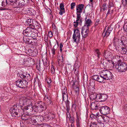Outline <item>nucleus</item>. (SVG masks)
<instances>
[{
    "mask_svg": "<svg viewBox=\"0 0 127 127\" xmlns=\"http://www.w3.org/2000/svg\"><path fill=\"white\" fill-rule=\"evenodd\" d=\"M32 102L30 99L22 97L20 99L19 104H16L12 107L9 111L12 116L19 117L22 116V118L25 116L23 112L25 110L28 113L33 111Z\"/></svg>",
    "mask_w": 127,
    "mask_h": 127,
    "instance_id": "obj_1",
    "label": "nucleus"
},
{
    "mask_svg": "<svg viewBox=\"0 0 127 127\" xmlns=\"http://www.w3.org/2000/svg\"><path fill=\"white\" fill-rule=\"evenodd\" d=\"M99 75L101 77L103 81L104 80L111 79L113 77L112 73L106 70H103L100 71Z\"/></svg>",
    "mask_w": 127,
    "mask_h": 127,
    "instance_id": "obj_2",
    "label": "nucleus"
},
{
    "mask_svg": "<svg viewBox=\"0 0 127 127\" xmlns=\"http://www.w3.org/2000/svg\"><path fill=\"white\" fill-rule=\"evenodd\" d=\"M120 72H125L127 69V64L126 63L122 62L115 64V67Z\"/></svg>",
    "mask_w": 127,
    "mask_h": 127,
    "instance_id": "obj_3",
    "label": "nucleus"
},
{
    "mask_svg": "<svg viewBox=\"0 0 127 127\" xmlns=\"http://www.w3.org/2000/svg\"><path fill=\"white\" fill-rule=\"evenodd\" d=\"M28 84V81L25 80H21L19 79L16 82V85L19 87L23 89H24L26 87Z\"/></svg>",
    "mask_w": 127,
    "mask_h": 127,
    "instance_id": "obj_4",
    "label": "nucleus"
},
{
    "mask_svg": "<svg viewBox=\"0 0 127 127\" xmlns=\"http://www.w3.org/2000/svg\"><path fill=\"white\" fill-rule=\"evenodd\" d=\"M72 39L74 42L78 43L80 40V34L78 29L74 30L73 35Z\"/></svg>",
    "mask_w": 127,
    "mask_h": 127,
    "instance_id": "obj_5",
    "label": "nucleus"
},
{
    "mask_svg": "<svg viewBox=\"0 0 127 127\" xmlns=\"http://www.w3.org/2000/svg\"><path fill=\"white\" fill-rule=\"evenodd\" d=\"M26 120H27L29 123L30 124H32L35 126L38 125V120L35 116H29L27 118L24 119Z\"/></svg>",
    "mask_w": 127,
    "mask_h": 127,
    "instance_id": "obj_6",
    "label": "nucleus"
},
{
    "mask_svg": "<svg viewBox=\"0 0 127 127\" xmlns=\"http://www.w3.org/2000/svg\"><path fill=\"white\" fill-rule=\"evenodd\" d=\"M113 29L111 26L106 27L105 28L104 31L102 33V35L104 37H107L110 34Z\"/></svg>",
    "mask_w": 127,
    "mask_h": 127,
    "instance_id": "obj_7",
    "label": "nucleus"
},
{
    "mask_svg": "<svg viewBox=\"0 0 127 127\" xmlns=\"http://www.w3.org/2000/svg\"><path fill=\"white\" fill-rule=\"evenodd\" d=\"M103 65L105 67H113L114 68L115 67V64H114V62H113L111 60H108L107 59H106L104 61L103 63Z\"/></svg>",
    "mask_w": 127,
    "mask_h": 127,
    "instance_id": "obj_8",
    "label": "nucleus"
},
{
    "mask_svg": "<svg viewBox=\"0 0 127 127\" xmlns=\"http://www.w3.org/2000/svg\"><path fill=\"white\" fill-rule=\"evenodd\" d=\"M99 111L101 114L103 115H107L110 113V109L108 106H104L101 107Z\"/></svg>",
    "mask_w": 127,
    "mask_h": 127,
    "instance_id": "obj_9",
    "label": "nucleus"
},
{
    "mask_svg": "<svg viewBox=\"0 0 127 127\" xmlns=\"http://www.w3.org/2000/svg\"><path fill=\"white\" fill-rule=\"evenodd\" d=\"M32 31L29 27H27L25 30L23 31V34L26 36L30 37L32 35Z\"/></svg>",
    "mask_w": 127,
    "mask_h": 127,
    "instance_id": "obj_10",
    "label": "nucleus"
},
{
    "mask_svg": "<svg viewBox=\"0 0 127 127\" xmlns=\"http://www.w3.org/2000/svg\"><path fill=\"white\" fill-rule=\"evenodd\" d=\"M84 6L83 4H79L76 6L77 16H78V15L79 17H81L80 13L82 12V10Z\"/></svg>",
    "mask_w": 127,
    "mask_h": 127,
    "instance_id": "obj_11",
    "label": "nucleus"
},
{
    "mask_svg": "<svg viewBox=\"0 0 127 127\" xmlns=\"http://www.w3.org/2000/svg\"><path fill=\"white\" fill-rule=\"evenodd\" d=\"M97 121L99 124L98 125V126L99 127H103L104 126V124L103 123H102L103 122V116L100 115L98 116L97 117Z\"/></svg>",
    "mask_w": 127,
    "mask_h": 127,
    "instance_id": "obj_12",
    "label": "nucleus"
},
{
    "mask_svg": "<svg viewBox=\"0 0 127 127\" xmlns=\"http://www.w3.org/2000/svg\"><path fill=\"white\" fill-rule=\"evenodd\" d=\"M89 32V28H84V27L82 28V29L81 34L83 37L84 38L86 37Z\"/></svg>",
    "mask_w": 127,
    "mask_h": 127,
    "instance_id": "obj_13",
    "label": "nucleus"
},
{
    "mask_svg": "<svg viewBox=\"0 0 127 127\" xmlns=\"http://www.w3.org/2000/svg\"><path fill=\"white\" fill-rule=\"evenodd\" d=\"M120 44L121 45H126L127 46V38L123 36L121 37Z\"/></svg>",
    "mask_w": 127,
    "mask_h": 127,
    "instance_id": "obj_14",
    "label": "nucleus"
},
{
    "mask_svg": "<svg viewBox=\"0 0 127 127\" xmlns=\"http://www.w3.org/2000/svg\"><path fill=\"white\" fill-rule=\"evenodd\" d=\"M31 29L37 30L38 29L40 28V24L37 22L34 21L32 25H30L29 27Z\"/></svg>",
    "mask_w": 127,
    "mask_h": 127,
    "instance_id": "obj_15",
    "label": "nucleus"
},
{
    "mask_svg": "<svg viewBox=\"0 0 127 127\" xmlns=\"http://www.w3.org/2000/svg\"><path fill=\"white\" fill-rule=\"evenodd\" d=\"M19 76L22 78L27 79V80L28 81V80L30 77V74L27 73H24L23 74H19Z\"/></svg>",
    "mask_w": 127,
    "mask_h": 127,
    "instance_id": "obj_16",
    "label": "nucleus"
},
{
    "mask_svg": "<svg viewBox=\"0 0 127 127\" xmlns=\"http://www.w3.org/2000/svg\"><path fill=\"white\" fill-rule=\"evenodd\" d=\"M87 17H86L85 19V25L84 27V28H89V27L90 26L92 22L91 20L90 19H87L86 20Z\"/></svg>",
    "mask_w": 127,
    "mask_h": 127,
    "instance_id": "obj_17",
    "label": "nucleus"
},
{
    "mask_svg": "<svg viewBox=\"0 0 127 127\" xmlns=\"http://www.w3.org/2000/svg\"><path fill=\"white\" fill-rule=\"evenodd\" d=\"M92 78L94 80L97 81L100 83H101L103 82V79L100 75L99 76L97 75H94L93 76Z\"/></svg>",
    "mask_w": 127,
    "mask_h": 127,
    "instance_id": "obj_18",
    "label": "nucleus"
},
{
    "mask_svg": "<svg viewBox=\"0 0 127 127\" xmlns=\"http://www.w3.org/2000/svg\"><path fill=\"white\" fill-rule=\"evenodd\" d=\"M103 56L106 59H107V58H111L112 56V54L110 52L106 50L104 52Z\"/></svg>",
    "mask_w": 127,
    "mask_h": 127,
    "instance_id": "obj_19",
    "label": "nucleus"
},
{
    "mask_svg": "<svg viewBox=\"0 0 127 127\" xmlns=\"http://www.w3.org/2000/svg\"><path fill=\"white\" fill-rule=\"evenodd\" d=\"M113 41L114 46H118L121 45L120 44V43L119 42V40L117 38L114 37Z\"/></svg>",
    "mask_w": 127,
    "mask_h": 127,
    "instance_id": "obj_20",
    "label": "nucleus"
},
{
    "mask_svg": "<svg viewBox=\"0 0 127 127\" xmlns=\"http://www.w3.org/2000/svg\"><path fill=\"white\" fill-rule=\"evenodd\" d=\"M79 21H80V23H82V20L81 19V17H79V16L78 15V16H77L76 20V21L74 22V24H73V25L76 28L77 27L79 23L78 22Z\"/></svg>",
    "mask_w": 127,
    "mask_h": 127,
    "instance_id": "obj_21",
    "label": "nucleus"
},
{
    "mask_svg": "<svg viewBox=\"0 0 127 127\" xmlns=\"http://www.w3.org/2000/svg\"><path fill=\"white\" fill-rule=\"evenodd\" d=\"M38 107L41 108L42 110H44L46 109V107L44 105V103L42 102H40L38 103Z\"/></svg>",
    "mask_w": 127,
    "mask_h": 127,
    "instance_id": "obj_22",
    "label": "nucleus"
},
{
    "mask_svg": "<svg viewBox=\"0 0 127 127\" xmlns=\"http://www.w3.org/2000/svg\"><path fill=\"white\" fill-rule=\"evenodd\" d=\"M12 5H13V7L14 8H18V7H22L19 0L15 2H14V1Z\"/></svg>",
    "mask_w": 127,
    "mask_h": 127,
    "instance_id": "obj_23",
    "label": "nucleus"
},
{
    "mask_svg": "<svg viewBox=\"0 0 127 127\" xmlns=\"http://www.w3.org/2000/svg\"><path fill=\"white\" fill-rule=\"evenodd\" d=\"M97 102H92L91 104V108L94 110H95L97 109L98 105L97 104Z\"/></svg>",
    "mask_w": 127,
    "mask_h": 127,
    "instance_id": "obj_24",
    "label": "nucleus"
},
{
    "mask_svg": "<svg viewBox=\"0 0 127 127\" xmlns=\"http://www.w3.org/2000/svg\"><path fill=\"white\" fill-rule=\"evenodd\" d=\"M58 60L59 64V65L62 64L63 62V55H60L58 56Z\"/></svg>",
    "mask_w": 127,
    "mask_h": 127,
    "instance_id": "obj_25",
    "label": "nucleus"
},
{
    "mask_svg": "<svg viewBox=\"0 0 127 127\" xmlns=\"http://www.w3.org/2000/svg\"><path fill=\"white\" fill-rule=\"evenodd\" d=\"M24 40L25 42L27 44H32V45H33L32 43H33V40L31 39L27 38L24 39Z\"/></svg>",
    "mask_w": 127,
    "mask_h": 127,
    "instance_id": "obj_26",
    "label": "nucleus"
},
{
    "mask_svg": "<svg viewBox=\"0 0 127 127\" xmlns=\"http://www.w3.org/2000/svg\"><path fill=\"white\" fill-rule=\"evenodd\" d=\"M107 95L105 94H101V99L99 101V102H101L105 101L107 98Z\"/></svg>",
    "mask_w": 127,
    "mask_h": 127,
    "instance_id": "obj_27",
    "label": "nucleus"
},
{
    "mask_svg": "<svg viewBox=\"0 0 127 127\" xmlns=\"http://www.w3.org/2000/svg\"><path fill=\"white\" fill-rule=\"evenodd\" d=\"M27 13L28 14L31 15H34L36 14V12L35 10H33L32 9H30L27 10Z\"/></svg>",
    "mask_w": 127,
    "mask_h": 127,
    "instance_id": "obj_28",
    "label": "nucleus"
},
{
    "mask_svg": "<svg viewBox=\"0 0 127 127\" xmlns=\"http://www.w3.org/2000/svg\"><path fill=\"white\" fill-rule=\"evenodd\" d=\"M120 57L119 56L116 55L113 57V58L114 60V61H115L116 60L117 61H115V62H118V64L120 63L121 61L120 59Z\"/></svg>",
    "mask_w": 127,
    "mask_h": 127,
    "instance_id": "obj_29",
    "label": "nucleus"
},
{
    "mask_svg": "<svg viewBox=\"0 0 127 127\" xmlns=\"http://www.w3.org/2000/svg\"><path fill=\"white\" fill-rule=\"evenodd\" d=\"M6 0H0V8L2 6H5L6 5Z\"/></svg>",
    "mask_w": 127,
    "mask_h": 127,
    "instance_id": "obj_30",
    "label": "nucleus"
},
{
    "mask_svg": "<svg viewBox=\"0 0 127 127\" xmlns=\"http://www.w3.org/2000/svg\"><path fill=\"white\" fill-rule=\"evenodd\" d=\"M62 94H63L62 95V98H63V101H64V98H68V94L67 93V92H62Z\"/></svg>",
    "mask_w": 127,
    "mask_h": 127,
    "instance_id": "obj_31",
    "label": "nucleus"
},
{
    "mask_svg": "<svg viewBox=\"0 0 127 127\" xmlns=\"http://www.w3.org/2000/svg\"><path fill=\"white\" fill-rule=\"evenodd\" d=\"M103 122H105L106 123H108L109 121L110 120L109 118L108 117L106 116H103Z\"/></svg>",
    "mask_w": 127,
    "mask_h": 127,
    "instance_id": "obj_32",
    "label": "nucleus"
},
{
    "mask_svg": "<svg viewBox=\"0 0 127 127\" xmlns=\"http://www.w3.org/2000/svg\"><path fill=\"white\" fill-rule=\"evenodd\" d=\"M121 52L122 54H126L127 53V49L126 48L122 47L121 48Z\"/></svg>",
    "mask_w": 127,
    "mask_h": 127,
    "instance_id": "obj_33",
    "label": "nucleus"
},
{
    "mask_svg": "<svg viewBox=\"0 0 127 127\" xmlns=\"http://www.w3.org/2000/svg\"><path fill=\"white\" fill-rule=\"evenodd\" d=\"M49 116L47 117L49 119H52L55 117V115L53 113L49 112Z\"/></svg>",
    "mask_w": 127,
    "mask_h": 127,
    "instance_id": "obj_34",
    "label": "nucleus"
},
{
    "mask_svg": "<svg viewBox=\"0 0 127 127\" xmlns=\"http://www.w3.org/2000/svg\"><path fill=\"white\" fill-rule=\"evenodd\" d=\"M75 92L74 93L77 96L79 94V89L78 87L77 86H76L74 88Z\"/></svg>",
    "mask_w": 127,
    "mask_h": 127,
    "instance_id": "obj_35",
    "label": "nucleus"
},
{
    "mask_svg": "<svg viewBox=\"0 0 127 127\" xmlns=\"http://www.w3.org/2000/svg\"><path fill=\"white\" fill-rule=\"evenodd\" d=\"M33 19H29L27 20V24L29 25V27H30V25H32L33 24Z\"/></svg>",
    "mask_w": 127,
    "mask_h": 127,
    "instance_id": "obj_36",
    "label": "nucleus"
},
{
    "mask_svg": "<svg viewBox=\"0 0 127 127\" xmlns=\"http://www.w3.org/2000/svg\"><path fill=\"white\" fill-rule=\"evenodd\" d=\"M90 98L91 100H94L96 99V94H93L91 95L90 96Z\"/></svg>",
    "mask_w": 127,
    "mask_h": 127,
    "instance_id": "obj_37",
    "label": "nucleus"
},
{
    "mask_svg": "<svg viewBox=\"0 0 127 127\" xmlns=\"http://www.w3.org/2000/svg\"><path fill=\"white\" fill-rule=\"evenodd\" d=\"M97 124L96 122H93L91 123L90 127H97Z\"/></svg>",
    "mask_w": 127,
    "mask_h": 127,
    "instance_id": "obj_38",
    "label": "nucleus"
},
{
    "mask_svg": "<svg viewBox=\"0 0 127 127\" xmlns=\"http://www.w3.org/2000/svg\"><path fill=\"white\" fill-rule=\"evenodd\" d=\"M14 0H6V5L7 4H9L11 5H12L14 2Z\"/></svg>",
    "mask_w": 127,
    "mask_h": 127,
    "instance_id": "obj_39",
    "label": "nucleus"
},
{
    "mask_svg": "<svg viewBox=\"0 0 127 127\" xmlns=\"http://www.w3.org/2000/svg\"><path fill=\"white\" fill-rule=\"evenodd\" d=\"M101 94H96V100H97L98 101L99 100V99H100L101 100Z\"/></svg>",
    "mask_w": 127,
    "mask_h": 127,
    "instance_id": "obj_40",
    "label": "nucleus"
},
{
    "mask_svg": "<svg viewBox=\"0 0 127 127\" xmlns=\"http://www.w3.org/2000/svg\"><path fill=\"white\" fill-rule=\"evenodd\" d=\"M51 73L53 74L55 73V69L54 66L52 65L51 66Z\"/></svg>",
    "mask_w": 127,
    "mask_h": 127,
    "instance_id": "obj_41",
    "label": "nucleus"
},
{
    "mask_svg": "<svg viewBox=\"0 0 127 127\" xmlns=\"http://www.w3.org/2000/svg\"><path fill=\"white\" fill-rule=\"evenodd\" d=\"M95 51L97 55V56L98 58L99 57V55L100 54V53L99 51V50L97 49H96L95 50Z\"/></svg>",
    "mask_w": 127,
    "mask_h": 127,
    "instance_id": "obj_42",
    "label": "nucleus"
},
{
    "mask_svg": "<svg viewBox=\"0 0 127 127\" xmlns=\"http://www.w3.org/2000/svg\"><path fill=\"white\" fill-rule=\"evenodd\" d=\"M72 109L73 111H75L76 109V105L75 104H73L72 105Z\"/></svg>",
    "mask_w": 127,
    "mask_h": 127,
    "instance_id": "obj_43",
    "label": "nucleus"
},
{
    "mask_svg": "<svg viewBox=\"0 0 127 127\" xmlns=\"http://www.w3.org/2000/svg\"><path fill=\"white\" fill-rule=\"evenodd\" d=\"M60 10H64V5L63 3H61L60 4Z\"/></svg>",
    "mask_w": 127,
    "mask_h": 127,
    "instance_id": "obj_44",
    "label": "nucleus"
},
{
    "mask_svg": "<svg viewBox=\"0 0 127 127\" xmlns=\"http://www.w3.org/2000/svg\"><path fill=\"white\" fill-rule=\"evenodd\" d=\"M47 99V101L48 103V104H52V103L51 100L48 98V96L46 97Z\"/></svg>",
    "mask_w": 127,
    "mask_h": 127,
    "instance_id": "obj_45",
    "label": "nucleus"
},
{
    "mask_svg": "<svg viewBox=\"0 0 127 127\" xmlns=\"http://www.w3.org/2000/svg\"><path fill=\"white\" fill-rule=\"evenodd\" d=\"M107 4L106 3H104L102 7H103V11H104L107 9V7H106Z\"/></svg>",
    "mask_w": 127,
    "mask_h": 127,
    "instance_id": "obj_46",
    "label": "nucleus"
},
{
    "mask_svg": "<svg viewBox=\"0 0 127 127\" xmlns=\"http://www.w3.org/2000/svg\"><path fill=\"white\" fill-rule=\"evenodd\" d=\"M123 28L124 31H127V23L124 24V25Z\"/></svg>",
    "mask_w": 127,
    "mask_h": 127,
    "instance_id": "obj_47",
    "label": "nucleus"
},
{
    "mask_svg": "<svg viewBox=\"0 0 127 127\" xmlns=\"http://www.w3.org/2000/svg\"><path fill=\"white\" fill-rule=\"evenodd\" d=\"M123 0L122 3L123 5L125 6L127 5V0Z\"/></svg>",
    "mask_w": 127,
    "mask_h": 127,
    "instance_id": "obj_48",
    "label": "nucleus"
},
{
    "mask_svg": "<svg viewBox=\"0 0 127 127\" xmlns=\"http://www.w3.org/2000/svg\"><path fill=\"white\" fill-rule=\"evenodd\" d=\"M76 121L77 122V125L78 126H78L79 124V117L77 116V119L76 120Z\"/></svg>",
    "mask_w": 127,
    "mask_h": 127,
    "instance_id": "obj_49",
    "label": "nucleus"
},
{
    "mask_svg": "<svg viewBox=\"0 0 127 127\" xmlns=\"http://www.w3.org/2000/svg\"><path fill=\"white\" fill-rule=\"evenodd\" d=\"M23 0H19L20 3L22 7L24 6V1H23Z\"/></svg>",
    "mask_w": 127,
    "mask_h": 127,
    "instance_id": "obj_50",
    "label": "nucleus"
},
{
    "mask_svg": "<svg viewBox=\"0 0 127 127\" xmlns=\"http://www.w3.org/2000/svg\"><path fill=\"white\" fill-rule=\"evenodd\" d=\"M71 9H73L75 5V3L74 2L72 3L71 4Z\"/></svg>",
    "mask_w": 127,
    "mask_h": 127,
    "instance_id": "obj_51",
    "label": "nucleus"
},
{
    "mask_svg": "<svg viewBox=\"0 0 127 127\" xmlns=\"http://www.w3.org/2000/svg\"><path fill=\"white\" fill-rule=\"evenodd\" d=\"M35 34L34 32H32V36H30V37H31L33 39H36V38L34 34Z\"/></svg>",
    "mask_w": 127,
    "mask_h": 127,
    "instance_id": "obj_52",
    "label": "nucleus"
},
{
    "mask_svg": "<svg viewBox=\"0 0 127 127\" xmlns=\"http://www.w3.org/2000/svg\"><path fill=\"white\" fill-rule=\"evenodd\" d=\"M65 13V11L64 10H60L59 13L60 15H62L64 13Z\"/></svg>",
    "mask_w": 127,
    "mask_h": 127,
    "instance_id": "obj_53",
    "label": "nucleus"
},
{
    "mask_svg": "<svg viewBox=\"0 0 127 127\" xmlns=\"http://www.w3.org/2000/svg\"><path fill=\"white\" fill-rule=\"evenodd\" d=\"M23 1H24V6L27 4L29 3V0H23Z\"/></svg>",
    "mask_w": 127,
    "mask_h": 127,
    "instance_id": "obj_54",
    "label": "nucleus"
},
{
    "mask_svg": "<svg viewBox=\"0 0 127 127\" xmlns=\"http://www.w3.org/2000/svg\"><path fill=\"white\" fill-rule=\"evenodd\" d=\"M99 20L98 19H97L96 20L95 23V26H97L98 24L99 23Z\"/></svg>",
    "mask_w": 127,
    "mask_h": 127,
    "instance_id": "obj_55",
    "label": "nucleus"
},
{
    "mask_svg": "<svg viewBox=\"0 0 127 127\" xmlns=\"http://www.w3.org/2000/svg\"><path fill=\"white\" fill-rule=\"evenodd\" d=\"M70 102L69 101L67 100L66 101H65V103L66 104V106H69Z\"/></svg>",
    "mask_w": 127,
    "mask_h": 127,
    "instance_id": "obj_56",
    "label": "nucleus"
},
{
    "mask_svg": "<svg viewBox=\"0 0 127 127\" xmlns=\"http://www.w3.org/2000/svg\"><path fill=\"white\" fill-rule=\"evenodd\" d=\"M89 84L90 86H94L95 85L94 82L90 81L89 83Z\"/></svg>",
    "mask_w": 127,
    "mask_h": 127,
    "instance_id": "obj_57",
    "label": "nucleus"
},
{
    "mask_svg": "<svg viewBox=\"0 0 127 127\" xmlns=\"http://www.w3.org/2000/svg\"><path fill=\"white\" fill-rule=\"evenodd\" d=\"M75 121L74 118L73 117H72L71 118V122L72 124Z\"/></svg>",
    "mask_w": 127,
    "mask_h": 127,
    "instance_id": "obj_58",
    "label": "nucleus"
},
{
    "mask_svg": "<svg viewBox=\"0 0 127 127\" xmlns=\"http://www.w3.org/2000/svg\"><path fill=\"white\" fill-rule=\"evenodd\" d=\"M63 47V45L62 43H60V50L61 52L62 51V48Z\"/></svg>",
    "mask_w": 127,
    "mask_h": 127,
    "instance_id": "obj_59",
    "label": "nucleus"
},
{
    "mask_svg": "<svg viewBox=\"0 0 127 127\" xmlns=\"http://www.w3.org/2000/svg\"><path fill=\"white\" fill-rule=\"evenodd\" d=\"M36 67L38 70L40 71V66L39 64H38V65H36Z\"/></svg>",
    "mask_w": 127,
    "mask_h": 127,
    "instance_id": "obj_60",
    "label": "nucleus"
},
{
    "mask_svg": "<svg viewBox=\"0 0 127 127\" xmlns=\"http://www.w3.org/2000/svg\"><path fill=\"white\" fill-rule=\"evenodd\" d=\"M69 111H68V112L67 111L66 112L67 117L69 118L70 117V115Z\"/></svg>",
    "mask_w": 127,
    "mask_h": 127,
    "instance_id": "obj_61",
    "label": "nucleus"
},
{
    "mask_svg": "<svg viewBox=\"0 0 127 127\" xmlns=\"http://www.w3.org/2000/svg\"><path fill=\"white\" fill-rule=\"evenodd\" d=\"M55 50L54 48L52 49L51 52L53 55L55 54Z\"/></svg>",
    "mask_w": 127,
    "mask_h": 127,
    "instance_id": "obj_62",
    "label": "nucleus"
},
{
    "mask_svg": "<svg viewBox=\"0 0 127 127\" xmlns=\"http://www.w3.org/2000/svg\"><path fill=\"white\" fill-rule=\"evenodd\" d=\"M37 125V126H36V127H44V126H43V124H40L39 125L38 124V125Z\"/></svg>",
    "mask_w": 127,
    "mask_h": 127,
    "instance_id": "obj_63",
    "label": "nucleus"
},
{
    "mask_svg": "<svg viewBox=\"0 0 127 127\" xmlns=\"http://www.w3.org/2000/svg\"><path fill=\"white\" fill-rule=\"evenodd\" d=\"M44 127H51V126L48 125L47 124H43Z\"/></svg>",
    "mask_w": 127,
    "mask_h": 127,
    "instance_id": "obj_64",
    "label": "nucleus"
}]
</instances>
